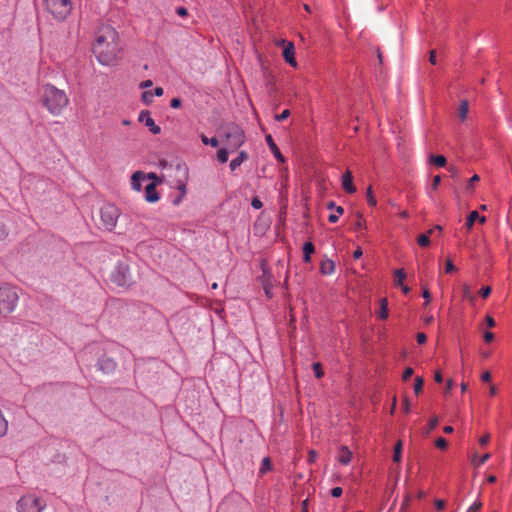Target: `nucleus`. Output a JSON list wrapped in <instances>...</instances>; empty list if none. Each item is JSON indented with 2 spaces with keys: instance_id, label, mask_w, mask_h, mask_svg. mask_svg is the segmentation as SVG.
Returning a JSON list of instances; mask_svg holds the SVG:
<instances>
[{
  "instance_id": "41",
  "label": "nucleus",
  "mask_w": 512,
  "mask_h": 512,
  "mask_svg": "<svg viewBox=\"0 0 512 512\" xmlns=\"http://www.w3.org/2000/svg\"><path fill=\"white\" fill-rule=\"evenodd\" d=\"M454 271H456L455 265L453 264V262L450 259H447L446 263H445V272L452 273Z\"/></svg>"
},
{
  "instance_id": "44",
  "label": "nucleus",
  "mask_w": 512,
  "mask_h": 512,
  "mask_svg": "<svg viewBox=\"0 0 512 512\" xmlns=\"http://www.w3.org/2000/svg\"><path fill=\"white\" fill-rule=\"evenodd\" d=\"M290 115V111L288 109L283 110L280 114L276 115L277 121H283L287 119Z\"/></svg>"
},
{
  "instance_id": "55",
  "label": "nucleus",
  "mask_w": 512,
  "mask_h": 512,
  "mask_svg": "<svg viewBox=\"0 0 512 512\" xmlns=\"http://www.w3.org/2000/svg\"><path fill=\"white\" fill-rule=\"evenodd\" d=\"M422 295L426 299L425 305H427L431 299V294H430L429 290L427 288H424Z\"/></svg>"
},
{
  "instance_id": "63",
  "label": "nucleus",
  "mask_w": 512,
  "mask_h": 512,
  "mask_svg": "<svg viewBox=\"0 0 512 512\" xmlns=\"http://www.w3.org/2000/svg\"><path fill=\"white\" fill-rule=\"evenodd\" d=\"M176 12H177V14L179 16H186L187 15V9L184 8V7L177 8Z\"/></svg>"
},
{
  "instance_id": "8",
  "label": "nucleus",
  "mask_w": 512,
  "mask_h": 512,
  "mask_svg": "<svg viewBox=\"0 0 512 512\" xmlns=\"http://www.w3.org/2000/svg\"><path fill=\"white\" fill-rule=\"evenodd\" d=\"M112 280L119 286L128 285L131 280L128 266L122 264L117 266L115 272L112 274Z\"/></svg>"
},
{
  "instance_id": "14",
  "label": "nucleus",
  "mask_w": 512,
  "mask_h": 512,
  "mask_svg": "<svg viewBox=\"0 0 512 512\" xmlns=\"http://www.w3.org/2000/svg\"><path fill=\"white\" fill-rule=\"evenodd\" d=\"M338 461L343 465H348L352 459V452L346 446H342L338 451Z\"/></svg>"
},
{
  "instance_id": "12",
  "label": "nucleus",
  "mask_w": 512,
  "mask_h": 512,
  "mask_svg": "<svg viewBox=\"0 0 512 512\" xmlns=\"http://www.w3.org/2000/svg\"><path fill=\"white\" fill-rule=\"evenodd\" d=\"M146 174L142 171H136L131 176V187L133 190L140 192L142 190V181L145 180Z\"/></svg>"
},
{
  "instance_id": "5",
  "label": "nucleus",
  "mask_w": 512,
  "mask_h": 512,
  "mask_svg": "<svg viewBox=\"0 0 512 512\" xmlns=\"http://www.w3.org/2000/svg\"><path fill=\"white\" fill-rule=\"evenodd\" d=\"M120 216L119 209L113 204H106L100 210V218L103 227L111 231L115 228Z\"/></svg>"
},
{
  "instance_id": "43",
  "label": "nucleus",
  "mask_w": 512,
  "mask_h": 512,
  "mask_svg": "<svg viewBox=\"0 0 512 512\" xmlns=\"http://www.w3.org/2000/svg\"><path fill=\"white\" fill-rule=\"evenodd\" d=\"M414 373V370L411 367H407L402 375L403 381H407Z\"/></svg>"
},
{
  "instance_id": "21",
  "label": "nucleus",
  "mask_w": 512,
  "mask_h": 512,
  "mask_svg": "<svg viewBox=\"0 0 512 512\" xmlns=\"http://www.w3.org/2000/svg\"><path fill=\"white\" fill-rule=\"evenodd\" d=\"M8 421L5 418L3 412L0 410V438L4 437L8 433Z\"/></svg>"
},
{
  "instance_id": "64",
  "label": "nucleus",
  "mask_w": 512,
  "mask_h": 512,
  "mask_svg": "<svg viewBox=\"0 0 512 512\" xmlns=\"http://www.w3.org/2000/svg\"><path fill=\"white\" fill-rule=\"evenodd\" d=\"M152 81L151 80H145V81H142L140 83V88H147V87H150L152 86Z\"/></svg>"
},
{
  "instance_id": "10",
  "label": "nucleus",
  "mask_w": 512,
  "mask_h": 512,
  "mask_svg": "<svg viewBox=\"0 0 512 512\" xmlns=\"http://www.w3.org/2000/svg\"><path fill=\"white\" fill-rule=\"evenodd\" d=\"M283 58L287 63H289L292 67L297 66V62L295 60V47L292 42H288L283 49Z\"/></svg>"
},
{
  "instance_id": "42",
  "label": "nucleus",
  "mask_w": 512,
  "mask_h": 512,
  "mask_svg": "<svg viewBox=\"0 0 512 512\" xmlns=\"http://www.w3.org/2000/svg\"><path fill=\"white\" fill-rule=\"evenodd\" d=\"M482 507V502L481 501H476L474 502L468 509V512H479V510L481 509Z\"/></svg>"
},
{
  "instance_id": "59",
  "label": "nucleus",
  "mask_w": 512,
  "mask_h": 512,
  "mask_svg": "<svg viewBox=\"0 0 512 512\" xmlns=\"http://www.w3.org/2000/svg\"><path fill=\"white\" fill-rule=\"evenodd\" d=\"M410 500H411V497L410 495H406V497L404 498L403 500V503H402V506H401V510H404L407 508V506L409 505L410 503Z\"/></svg>"
},
{
  "instance_id": "35",
  "label": "nucleus",
  "mask_w": 512,
  "mask_h": 512,
  "mask_svg": "<svg viewBox=\"0 0 512 512\" xmlns=\"http://www.w3.org/2000/svg\"><path fill=\"white\" fill-rule=\"evenodd\" d=\"M479 181H480V177H479L477 174L473 175V176L469 179V181H468V184H467V186H466V190H468V191H473V187H474V185H475L477 182H479Z\"/></svg>"
},
{
  "instance_id": "23",
  "label": "nucleus",
  "mask_w": 512,
  "mask_h": 512,
  "mask_svg": "<svg viewBox=\"0 0 512 512\" xmlns=\"http://www.w3.org/2000/svg\"><path fill=\"white\" fill-rule=\"evenodd\" d=\"M462 294L465 300L469 301L471 304L475 303L476 297L472 294L469 285L464 284L462 286Z\"/></svg>"
},
{
  "instance_id": "15",
  "label": "nucleus",
  "mask_w": 512,
  "mask_h": 512,
  "mask_svg": "<svg viewBox=\"0 0 512 512\" xmlns=\"http://www.w3.org/2000/svg\"><path fill=\"white\" fill-rule=\"evenodd\" d=\"M475 221H479L480 223H485L486 218L484 216H480L479 213L474 210L470 212V214L467 217L466 226L468 229H471L474 225Z\"/></svg>"
},
{
  "instance_id": "56",
  "label": "nucleus",
  "mask_w": 512,
  "mask_h": 512,
  "mask_svg": "<svg viewBox=\"0 0 512 512\" xmlns=\"http://www.w3.org/2000/svg\"><path fill=\"white\" fill-rule=\"evenodd\" d=\"M489 439H490V435L489 434H485L484 436H482L479 439L480 445L485 446L489 442Z\"/></svg>"
},
{
  "instance_id": "27",
  "label": "nucleus",
  "mask_w": 512,
  "mask_h": 512,
  "mask_svg": "<svg viewBox=\"0 0 512 512\" xmlns=\"http://www.w3.org/2000/svg\"><path fill=\"white\" fill-rule=\"evenodd\" d=\"M395 276V285L400 286L403 285V281L406 278V273L404 269H397L394 273Z\"/></svg>"
},
{
  "instance_id": "3",
  "label": "nucleus",
  "mask_w": 512,
  "mask_h": 512,
  "mask_svg": "<svg viewBox=\"0 0 512 512\" xmlns=\"http://www.w3.org/2000/svg\"><path fill=\"white\" fill-rule=\"evenodd\" d=\"M19 295L17 289L11 285L0 286V314L7 316L17 307Z\"/></svg>"
},
{
  "instance_id": "49",
  "label": "nucleus",
  "mask_w": 512,
  "mask_h": 512,
  "mask_svg": "<svg viewBox=\"0 0 512 512\" xmlns=\"http://www.w3.org/2000/svg\"><path fill=\"white\" fill-rule=\"evenodd\" d=\"M181 99L179 98H173L170 102V106L174 109H177V108H180L181 107Z\"/></svg>"
},
{
  "instance_id": "30",
  "label": "nucleus",
  "mask_w": 512,
  "mask_h": 512,
  "mask_svg": "<svg viewBox=\"0 0 512 512\" xmlns=\"http://www.w3.org/2000/svg\"><path fill=\"white\" fill-rule=\"evenodd\" d=\"M489 458H490L489 453L482 455L480 458H478L477 455H475L472 459V464L474 466L478 467V466L484 464Z\"/></svg>"
},
{
  "instance_id": "62",
  "label": "nucleus",
  "mask_w": 512,
  "mask_h": 512,
  "mask_svg": "<svg viewBox=\"0 0 512 512\" xmlns=\"http://www.w3.org/2000/svg\"><path fill=\"white\" fill-rule=\"evenodd\" d=\"M362 254H363V252H362L361 248H360V247H358V248L354 251V253H353V258H354V259H359V258H361Z\"/></svg>"
},
{
  "instance_id": "47",
  "label": "nucleus",
  "mask_w": 512,
  "mask_h": 512,
  "mask_svg": "<svg viewBox=\"0 0 512 512\" xmlns=\"http://www.w3.org/2000/svg\"><path fill=\"white\" fill-rule=\"evenodd\" d=\"M342 493H343V490L341 487H334L331 489L332 497H335V498L340 497L342 495Z\"/></svg>"
},
{
  "instance_id": "36",
  "label": "nucleus",
  "mask_w": 512,
  "mask_h": 512,
  "mask_svg": "<svg viewBox=\"0 0 512 512\" xmlns=\"http://www.w3.org/2000/svg\"><path fill=\"white\" fill-rule=\"evenodd\" d=\"M142 101L149 105L153 101V92L152 91H144L142 93Z\"/></svg>"
},
{
  "instance_id": "22",
  "label": "nucleus",
  "mask_w": 512,
  "mask_h": 512,
  "mask_svg": "<svg viewBox=\"0 0 512 512\" xmlns=\"http://www.w3.org/2000/svg\"><path fill=\"white\" fill-rule=\"evenodd\" d=\"M469 111V104L466 100L461 101L458 109V116L461 120H465L467 118Z\"/></svg>"
},
{
  "instance_id": "4",
  "label": "nucleus",
  "mask_w": 512,
  "mask_h": 512,
  "mask_svg": "<svg viewBox=\"0 0 512 512\" xmlns=\"http://www.w3.org/2000/svg\"><path fill=\"white\" fill-rule=\"evenodd\" d=\"M45 6L57 21H63L71 13L72 0H45Z\"/></svg>"
},
{
  "instance_id": "50",
  "label": "nucleus",
  "mask_w": 512,
  "mask_h": 512,
  "mask_svg": "<svg viewBox=\"0 0 512 512\" xmlns=\"http://www.w3.org/2000/svg\"><path fill=\"white\" fill-rule=\"evenodd\" d=\"M483 337L486 342H492L494 340L495 336H494V333H492L490 331H485L483 334Z\"/></svg>"
},
{
  "instance_id": "40",
  "label": "nucleus",
  "mask_w": 512,
  "mask_h": 512,
  "mask_svg": "<svg viewBox=\"0 0 512 512\" xmlns=\"http://www.w3.org/2000/svg\"><path fill=\"white\" fill-rule=\"evenodd\" d=\"M437 423H438V418L437 417L432 418L430 420V422L428 423L425 433L429 434L436 427Z\"/></svg>"
},
{
  "instance_id": "52",
  "label": "nucleus",
  "mask_w": 512,
  "mask_h": 512,
  "mask_svg": "<svg viewBox=\"0 0 512 512\" xmlns=\"http://www.w3.org/2000/svg\"><path fill=\"white\" fill-rule=\"evenodd\" d=\"M317 456H318V455H317V452H316V451H314V450L309 451V458H308V462H309V463H313V462H315V461H316V459H317Z\"/></svg>"
},
{
  "instance_id": "46",
  "label": "nucleus",
  "mask_w": 512,
  "mask_h": 512,
  "mask_svg": "<svg viewBox=\"0 0 512 512\" xmlns=\"http://www.w3.org/2000/svg\"><path fill=\"white\" fill-rule=\"evenodd\" d=\"M490 293H491L490 286H485V287L481 288L479 291L480 296L483 298H487L490 295Z\"/></svg>"
},
{
  "instance_id": "26",
  "label": "nucleus",
  "mask_w": 512,
  "mask_h": 512,
  "mask_svg": "<svg viewBox=\"0 0 512 512\" xmlns=\"http://www.w3.org/2000/svg\"><path fill=\"white\" fill-rule=\"evenodd\" d=\"M402 441H398L394 447L393 461L400 462L402 457Z\"/></svg>"
},
{
  "instance_id": "16",
  "label": "nucleus",
  "mask_w": 512,
  "mask_h": 512,
  "mask_svg": "<svg viewBox=\"0 0 512 512\" xmlns=\"http://www.w3.org/2000/svg\"><path fill=\"white\" fill-rule=\"evenodd\" d=\"M266 141H267V144L268 146L270 147L272 153L274 154V156L280 161V162H284L285 159L283 157V155L281 154L279 148L277 147V145L275 144L273 138L271 135H267L266 136Z\"/></svg>"
},
{
  "instance_id": "37",
  "label": "nucleus",
  "mask_w": 512,
  "mask_h": 512,
  "mask_svg": "<svg viewBox=\"0 0 512 512\" xmlns=\"http://www.w3.org/2000/svg\"><path fill=\"white\" fill-rule=\"evenodd\" d=\"M435 446L438 448V449H441V450H444L447 448L448 446V442L445 438L443 437H439L436 441H435Z\"/></svg>"
},
{
  "instance_id": "20",
  "label": "nucleus",
  "mask_w": 512,
  "mask_h": 512,
  "mask_svg": "<svg viewBox=\"0 0 512 512\" xmlns=\"http://www.w3.org/2000/svg\"><path fill=\"white\" fill-rule=\"evenodd\" d=\"M378 317L382 320L388 318V301L386 298H382L380 300V310L378 313Z\"/></svg>"
},
{
  "instance_id": "19",
  "label": "nucleus",
  "mask_w": 512,
  "mask_h": 512,
  "mask_svg": "<svg viewBox=\"0 0 512 512\" xmlns=\"http://www.w3.org/2000/svg\"><path fill=\"white\" fill-rule=\"evenodd\" d=\"M315 247L311 242H306L303 246L304 261L309 263L311 261V255L314 253Z\"/></svg>"
},
{
  "instance_id": "32",
  "label": "nucleus",
  "mask_w": 512,
  "mask_h": 512,
  "mask_svg": "<svg viewBox=\"0 0 512 512\" xmlns=\"http://www.w3.org/2000/svg\"><path fill=\"white\" fill-rule=\"evenodd\" d=\"M423 385H424V379L422 377H416L415 378V383H414V392L416 395H418L419 393H421L422 389H423Z\"/></svg>"
},
{
  "instance_id": "29",
  "label": "nucleus",
  "mask_w": 512,
  "mask_h": 512,
  "mask_svg": "<svg viewBox=\"0 0 512 512\" xmlns=\"http://www.w3.org/2000/svg\"><path fill=\"white\" fill-rule=\"evenodd\" d=\"M272 468V464H271V461L268 457H265L263 458L262 460V463H261V467H260V474H265L267 473L268 471H270Z\"/></svg>"
},
{
  "instance_id": "13",
  "label": "nucleus",
  "mask_w": 512,
  "mask_h": 512,
  "mask_svg": "<svg viewBox=\"0 0 512 512\" xmlns=\"http://www.w3.org/2000/svg\"><path fill=\"white\" fill-rule=\"evenodd\" d=\"M160 199L159 194L156 190V185L150 183L145 187V200L149 203H155Z\"/></svg>"
},
{
  "instance_id": "38",
  "label": "nucleus",
  "mask_w": 512,
  "mask_h": 512,
  "mask_svg": "<svg viewBox=\"0 0 512 512\" xmlns=\"http://www.w3.org/2000/svg\"><path fill=\"white\" fill-rule=\"evenodd\" d=\"M367 200H368V203L371 205V206H375L377 204V201L373 195V192H372V188L371 187H368L367 189Z\"/></svg>"
},
{
  "instance_id": "51",
  "label": "nucleus",
  "mask_w": 512,
  "mask_h": 512,
  "mask_svg": "<svg viewBox=\"0 0 512 512\" xmlns=\"http://www.w3.org/2000/svg\"><path fill=\"white\" fill-rule=\"evenodd\" d=\"M440 182H441V177L439 175L434 176L431 188L433 190H436L438 188Z\"/></svg>"
},
{
  "instance_id": "54",
  "label": "nucleus",
  "mask_w": 512,
  "mask_h": 512,
  "mask_svg": "<svg viewBox=\"0 0 512 512\" xmlns=\"http://www.w3.org/2000/svg\"><path fill=\"white\" fill-rule=\"evenodd\" d=\"M434 504L437 510H442L445 507V501L442 499H437Z\"/></svg>"
},
{
  "instance_id": "61",
  "label": "nucleus",
  "mask_w": 512,
  "mask_h": 512,
  "mask_svg": "<svg viewBox=\"0 0 512 512\" xmlns=\"http://www.w3.org/2000/svg\"><path fill=\"white\" fill-rule=\"evenodd\" d=\"M434 379L437 383H441L443 381V376L440 371H436L434 375Z\"/></svg>"
},
{
  "instance_id": "57",
  "label": "nucleus",
  "mask_w": 512,
  "mask_h": 512,
  "mask_svg": "<svg viewBox=\"0 0 512 512\" xmlns=\"http://www.w3.org/2000/svg\"><path fill=\"white\" fill-rule=\"evenodd\" d=\"M429 62H430L432 65H435V64H436V51H435V50H431V51H430V55H429Z\"/></svg>"
},
{
  "instance_id": "45",
  "label": "nucleus",
  "mask_w": 512,
  "mask_h": 512,
  "mask_svg": "<svg viewBox=\"0 0 512 512\" xmlns=\"http://www.w3.org/2000/svg\"><path fill=\"white\" fill-rule=\"evenodd\" d=\"M251 205L254 209H261L263 207V203L258 197L252 199Z\"/></svg>"
},
{
  "instance_id": "9",
  "label": "nucleus",
  "mask_w": 512,
  "mask_h": 512,
  "mask_svg": "<svg viewBox=\"0 0 512 512\" xmlns=\"http://www.w3.org/2000/svg\"><path fill=\"white\" fill-rule=\"evenodd\" d=\"M138 120L140 122L144 123V125L147 126L149 128V130L151 131V133H153L154 135H157L161 132L160 126H158L155 123V121L151 117L149 111H145V110L141 111L139 114Z\"/></svg>"
},
{
  "instance_id": "28",
  "label": "nucleus",
  "mask_w": 512,
  "mask_h": 512,
  "mask_svg": "<svg viewBox=\"0 0 512 512\" xmlns=\"http://www.w3.org/2000/svg\"><path fill=\"white\" fill-rule=\"evenodd\" d=\"M335 212L336 213L330 214L328 217V221L330 223H336L338 221L339 217L344 213V208L342 206H337Z\"/></svg>"
},
{
  "instance_id": "2",
  "label": "nucleus",
  "mask_w": 512,
  "mask_h": 512,
  "mask_svg": "<svg viewBox=\"0 0 512 512\" xmlns=\"http://www.w3.org/2000/svg\"><path fill=\"white\" fill-rule=\"evenodd\" d=\"M42 103L52 115L57 116L66 108L69 99L63 90L48 84L43 87Z\"/></svg>"
},
{
  "instance_id": "60",
  "label": "nucleus",
  "mask_w": 512,
  "mask_h": 512,
  "mask_svg": "<svg viewBox=\"0 0 512 512\" xmlns=\"http://www.w3.org/2000/svg\"><path fill=\"white\" fill-rule=\"evenodd\" d=\"M163 93H164V90H163V88H162V87H156V88L154 89V91H153V96L155 95V96H157V97H160V96H162V95H163Z\"/></svg>"
},
{
  "instance_id": "34",
  "label": "nucleus",
  "mask_w": 512,
  "mask_h": 512,
  "mask_svg": "<svg viewBox=\"0 0 512 512\" xmlns=\"http://www.w3.org/2000/svg\"><path fill=\"white\" fill-rule=\"evenodd\" d=\"M228 151L225 148H221L217 153V158L221 163H225L228 161Z\"/></svg>"
},
{
  "instance_id": "18",
  "label": "nucleus",
  "mask_w": 512,
  "mask_h": 512,
  "mask_svg": "<svg viewBox=\"0 0 512 512\" xmlns=\"http://www.w3.org/2000/svg\"><path fill=\"white\" fill-rule=\"evenodd\" d=\"M248 155L245 151H241L239 155L232 159L229 166L232 171L236 170L245 160H247Z\"/></svg>"
},
{
  "instance_id": "7",
  "label": "nucleus",
  "mask_w": 512,
  "mask_h": 512,
  "mask_svg": "<svg viewBox=\"0 0 512 512\" xmlns=\"http://www.w3.org/2000/svg\"><path fill=\"white\" fill-rule=\"evenodd\" d=\"M227 145L233 150H237L244 144L245 134L243 130L237 125H230L227 128V132L225 134Z\"/></svg>"
},
{
  "instance_id": "24",
  "label": "nucleus",
  "mask_w": 512,
  "mask_h": 512,
  "mask_svg": "<svg viewBox=\"0 0 512 512\" xmlns=\"http://www.w3.org/2000/svg\"><path fill=\"white\" fill-rule=\"evenodd\" d=\"M430 163L437 167H444L447 163V160L443 155H430Z\"/></svg>"
},
{
  "instance_id": "58",
  "label": "nucleus",
  "mask_w": 512,
  "mask_h": 512,
  "mask_svg": "<svg viewBox=\"0 0 512 512\" xmlns=\"http://www.w3.org/2000/svg\"><path fill=\"white\" fill-rule=\"evenodd\" d=\"M481 380L483 382H489L491 380V374L489 371H485L482 375H481Z\"/></svg>"
},
{
  "instance_id": "1",
  "label": "nucleus",
  "mask_w": 512,
  "mask_h": 512,
  "mask_svg": "<svg viewBox=\"0 0 512 512\" xmlns=\"http://www.w3.org/2000/svg\"><path fill=\"white\" fill-rule=\"evenodd\" d=\"M93 52L101 64L114 63L120 53L117 31L111 26L103 27L96 37Z\"/></svg>"
},
{
  "instance_id": "31",
  "label": "nucleus",
  "mask_w": 512,
  "mask_h": 512,
  "mask_svg": "<svg viewBox=\"0 0 512 512\" xmlns=\"http://www.w3.org/2000/svg\"><path fill=\"white\" fill-rule=\"evenodd\" d=\"M200 138L204 145H211L212 147H218L219 145V142L215 137L209 139L206 135L202 134Z\"/></svg>"
},
{
  "instance_id": "25",
  "label": "nucleus",
  "mask_w": 512,
  "mask_h": 512,
  "mask_svg": "<svg viewBox=\"0 0 512 512\" xmlns=\"http://www.w3.org/2000/svg\"><path fill=\"white\" fill-rule=\"evenodd\" d=\"M434 229H430L427 234H421L418 236L417 242L421 247H426L430 244L429 235L432 234Z\"/></svg>"
},
{
  "instance_id": "53",
  "label": "nucleus",
  "mask_w": 512,
  "mask_h": 512,
  "mask_svg": "<svg viewBox=\"0 0 512 512\" xmlns=\"http://www.w3.org/2000/svg\"><path fill=\"white\" fill-rule=\"evenodd\" d=\"M485 320H486L487 326L490 328H493L496 325L495 320L490 315H487Z\"/></svg>"
},
{
  "instance_id": "48",
  "label": "nucleus",
  "mask_w": 512,
  "mask_h": 512,
  "mask_svg": "<svg viewBox=\"0 0 512 512\" xmlns=\"http://www.w3.org/2000/svg\"><path fill=\"white\" fill-rule=\"evenodd\" d=\"M416 339H417L418 344L422 345V344L426 343L427 336L425 333L420 332L417 334Z\"/></svg>"
},
{
  "instance_id": "11",
  "label": "nucleus",
  "mask_w": 512,
  "mask_h": 512,
  "mask_svg": "<svg viewBox=\"0 0 512 512\" xmlns=\"http://www.w3.org/2000/svg\"><path fill=\"white\" fill-rule=\"evenodd\" d=\"M342 187L349 194L356 191V187L353 184V176L349 170H347L342 176Z\"/></svg>"
},
{
  "instance_id": "39",
  "label": "nucleus",
  "mask_w": 512,
  "mask_h": 512,
  "mask_svg": "<svg viewBox=\"0 0 512 512\" xmlns=\"http://www.w3.org/2000/svg\"><path fill=\"white\" fill-rule=\"evenodd\" d=\"M313 371L315 373V376L319 379L323 376V370L320 363H314L312 365Z\"/></svg>"
},
{
  "instance_id": "33",
  "label": "nucleus",
  "mask_w": 512,
  "mask_h": 512,
  "mask_svg": "<svg viewBox=\"0 0 512 512\" xmlns=\"http://www.w3.org/2000/svg\"><path fill=\"white\" fill-rule=\"evenodd\" d=\"M365 228H366V221H365V219L363 218V216L361 214H358L357 215V220L355 222L354 229L355 230H362V229H365Z\"/></svg>"
},
{
  "instance_id": "6",
  "label": "nucleus",
  "mask_w": 512,
  "mask_h": 512,
  "mask_svg": "<svg viewBox=\"0 0 512 512\" xmlns=\"http://www.w3.org/2000/svg\"><path fill=\"white\" fill-rule=\"evenodd\" d=\"M45 503L34 495H25L17 503L18 512H41Z\"/></svg>"
},
{
  "instance_id": "17",
  "label": "nucleus",
  "mask_w": 512,
  "mask_h": 512,
  "mask_svg": "<svg viewBox=\"0 0 512 512\" xmlns=\"http://www.w3.org/2000/svg\"><path fill=\"white\" fill-rule=\"evenodd\" d=\"M320 271L324 275H331L335 271V264L332 260H324L320 264Z\"/></svg>"
}]
</instances>
